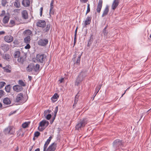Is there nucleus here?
Returning a JSON list of instances; mask_svg holds the SVG:
<instances>
[{
    "mask_svg": "<svg viewBox=\"0 0 151 151\" xmlns=\"http://www.w3.org/2000/svg\"><path fill=\"white\" fill-rule=\"evenodd\" d=\"M52 138V137L50 136L47 140L44 146L43 151H55V150L57 146V144L55 142L51 144L47 149V148Z\"/></svg>",
    "mask_w": 151,
    "mask_h": 151,
    "instance_id": "nucleus-1",
    "label": "nucleus"
},
{
    "mask_svg": "<svg viewBox=\"0 0 151 151\" xmlns=\"http://www.w3.org/2000/svg\"><path fill=\"white\" fill-rule=\"evenodd\" d=\"M36 25L38 27L44 28L46 26V27L43 29V31L44 32H48L50 28V24H48L46 25V23L45 21L42 20H39L36 23Z\"/></svg>",
    "mask_w": 151,
    "mask_h": 151,
    "instance_id": "nucleus-2",
    "label": "nucleus"
},
{
    "mask_svg": "<svg viewBox=\"0 0 151 151\" xmlns=\"http://www.w3.org/2000/svg\"><path fill=\"white\" fill-rule=\"evenodd\" d=\"M49 122L46 120H44L41 121L39 124L38 129L40 131H43L49 125Z\"/></svg>",
    "mask_w": 151,
    "mask_h": 151,
    "instance_id": "nucleus-3",
    "label": "nucleus"
},
{
    "mask_svg": "<svg viewBox=\"0 0 151 151\" xmlns=\"http://www.w3.org/2000/svg\"><path fill=\"white\" fill-rule=\"evenodd\" d=\"M36 59L38 62L45 63L46 60V56L44 54H39L37 55Z\"/></svg>",
    "mask_w": 151,
    "mask_h": 151,
    "instance_id": "nucleus-4",
    "label": "nucleus"
},
{
    "mask_svg": "<svg viewBox=\"0 0 151 151\" xmlns=\"http://www.w3.org/2000/svg\"><path fill=\"white\" fill-rule=\"evenodd\" d=\"M78 54V52H75V54L73 55V58L72 59V60L74 63V64L77 65H78L80 64L81 56L82 55V54Z\"/></svg>",
    "mask_w": 151,
    "mask_h": 151,
    "instance_id": "nucleus-5",
    "label": "nucleus"
},
{
    "mask_svg": "<svg viewBox=\"0 0 151 151\" xmlns=\"http://www.w3.org/2000/svg\"><path fill=\"white\" fill-rule=\"evenodd\" d=\"M87 119H83L76 125V129L77 130H79L81 127H84L87 124Z\"/></svg>",
    "mask_w": 151,
    "mask_h": 151,
    "instance_id": "nucleus-6",
    "label": "nucleus"
},
{
    "mask_svg": "<svg viewBox=\"0 0 151 151\" xmlns=\"http://www.w3.org/2000/svg\"><path fill=\"white\" fill-rule=\"evenodd\" d=\"M4 132L6 134H13L15 132L14 128L12 126L8 127L5 129Z\"/></svg>",
    "mask_w": 151,
    "mask_h": 151,
    "instance_id": "nucleus-7",
    "label": "nucleus"
},
{
    "mask_svg": "<svg viewBox=\"0 0 151 151\" xmlns=\"http://www.w3.org/2000/svg\"><path fill=\"white\" fill-rule=\"evenodd\" d=\"M123 143L122 140L119 139H117L115 140L113 143V147L115 149L119 146H121L123 145Z\"/></svg>",
    "mask_w": 151,
    "mask_h": 151,
    "instance_id": "nucleus-8",
    "label": "nucleus"
},
{
    "mask_svg": "<svg viewBox=\"0 0 151 151\" xmlns=\"http://www.w3.org/2000/svg\"><path fill=\"white\" fill-rule=\"evenodd\" d=\"M48 43V40L46 39H42L38 41L39 45L41 46H45Z\"/></svg>",
    "mask_w": 151,
    "mask_h": 151,
    "instance_id": "nucleus-9",
    "label": "nucleus"
},
{
    "mask_svg": "<svg viewBox=\"0 0 151 151\" xmlns=\"http://www.w3.org/2000/svg\"><path fill=\"white\" fill-rule=\"evenodd\" d=\"M24 97L23 94L22 93H19L16 96V98L15 100V101L17 102H18L20 101H22Z\"/></svg>",
    "mask_w": 151,
    "mask_h": 151,
    "instance_id": "nucleus-10",
    "label": "nucleus"
},
{
    "mask_svg": "<svg viewBox=\"0 0 151 151\" xmlns=\"http://www.w3.org/2000/svg\"><path fill=\"white\" fill-rule=\"evenodd\" d=\"M54 3V0H52L51 2L50 6V10L49 14L50 16L51 15H53L54 14V10L53 9L54 7L53 4Z\"/></svg>",
    "mask_w": 151,
    "mask_h": 151,
    "instance_id": "nucleus-11",
    "label": "nucleus"
},
{
    "mask_svg": "<svg viewBox=\"0 0 151 151\" xmlns=\"http://www.w3.org/2000/svg\"><path fill=\"white\" fill-rule=\"evenodd\" d=\"M4 39L6 42L9 43L13 40L14 38L13 37L11 36L7 35L4 37Z\"/></svg>",
    "mask_w": 151,
    "mask_h": 151,
    "instance_id": "nucleus-12",
    "label": "nucleus"
},
{
    "mask_svg": "<svg viewBox=\"0 0 151 151\" xmlns=\"http://www.w3.org/2000/svg\"><path fill=\"white\" fill-rule=\"evenodd\" d=\"M23 89L22 86L18 85H15L13 87V90L17 92L22 91L23 90Z\"/></svg>",
    "mask_w": 151,
    "mask_h": 151,
    "instance_id": "nucleus-13",
    "label": "nucleus"
},
{
    "mask_svg": "<svg viewBox=\"0 0 151 151\" xmlns=\"http://www.w3.org/2000/svg\"><path fill=\"white\" fill-rule=\"evenodd\" d=\"M119 0H114L111 6L112 9L115 10L119 5Z\"/></svg>",
    "mask_w": 151,
    "mask_h": 151,
    "instance_id": "nucleus-14",
    "label": "nucleus"
},
{
    "mask_svg": "<svg viewBox=\"0 0 151 151\" xmlns=\"http://www.w3.org/2000/svg\"><path fill=\"white\" fill-rule=\"evenodd\" d=\"M103 1L102 0H99V1L98 4L96 9L97 12L99 13L101 11L102 5Z\"/></svg>",
    "mask_w": 151,
    "mask_h": 151,
    "instance_id": "nucleus-15",
    "label": "nucleus"
},
{
    "mask_svg": "<svg viewBox=\"0 0 151 151\" xmlns=\"http://www.w3.org/2000/svg\"><path fill=\"white\" fill-rule=\"evenodd\" d=\"M84 80L80 76L78 75L75 83V85L78 86L79 84Z\"/></svg>",
    "mask_w": 151,
    "mask_h": 151,
    "instance_id": "nucleus-16",
    "label": "nucleus"
},
{
    "mask_svg": "<svg viewBox=\"0 0 151 151\" xmlns=\"http://www.w3.org/2000/svg\"><path fill=\"white\" fill-rule=\"evenodd\" d=\"M34 64H30L27 68V70L29 72L34 71Z\"/></svg>",
    "mask_w": 151,
    "mask_h": 151,
    "instance_id": "nucleus-17",
    "label": "nucleus"
},
{
    "mask_svg": "<svg viewBox=\"0 0 151 151\" xmlns=\"http://www.w3.org/2000/svg\"><path fill=\"white\" fill-rule=\"evenodd\" d=\"M30 3L29 0H23L22 1V5L26 7L29 6Z\"/></svg>",
    "mask_w": 151,
    "mask_h": 151,
    "instance_id": "nucleus-18",
    "label": "nucleus"
},
{
    "mask_svg": "<svg viewBox=\"0 0 151 151\" xmlns=\"http://www.w3.org/2000/svg\"><path fill=\"white\" fill-rule=\"evenodd\" d=\"M59 97V96L57 93H55L51 98V100L52 102H55L57 100Z\"/></svg>",
    "mask_w": 151,
    "mask_h": 151,
    "instance_id": "nucleus-19",
    "label": "nucleus"
},
{
    "mask_svg": "<svg viewBox=\"0 0 151 151\" xmlns=\"http://www.w3.org/2000/svg\"><path fill=\"white\" fill-rule=\"evenodd\" d=\"M91 17L88 16L87 17L86 20L84 22V24L85 26L88 25L90 24L91 22Z\"/></svg>",
    "mask_w": 151,
    "mask_h": 151,
    "instance_id": "nucleus-20",
    "label": "nucleus"
},
{
    "mask_svg": "<svg viewBox=\"0 0 151 151\" xmlns=\"http://www.w3.org/2000/svg\"><path fill=\"white\" fill-rule=\"evenodd\" d=\"M22 14L23 18L25 19L28 18V13L26 10L23 11L22 12Z\"/></svg>",
    "mask_w": 151,
    "mask_h": 151,
    "instance_id": "nucleus-21",
    "label": "nucleus"
},
{
    "mask_svg": "<svg viewBox=\"0 0 151 151\" xmlns=\"http://www.w3.org/2000/svg\"><path fill=\"white\" fill-rule=\"evenodd\" d=\"M3 103L7 105H9L11 103L10 100L8 98H4L3 100Z\"/></svg>",
    "mask_w": 151,
    "mask_h": 151,
    "instance_id": "nucleus-22",
    "label": "nucleus"
},
{
    "mask_svg": "<svg viewBox=\"0 0 151 151\" xmlns=\"http://www.w3.org/2000/svg\"><path fill=\"white\" fill-rule=\"evenodd\" d=\"M109 11V7L108 6H106L103 12V13L102 14V17L106 16L108 14V13Z\"/></svg>",
    "mask_w": 151,
    "mask_h": 151,
    "instance_id": "nucleus-23",
    "label": "nucleus"
},
{
    "mask_svg": "<svg viewBox=\"0 0 151 151\" xmlns=\"http://www.w3.org/2000/svg\"><path fill=\"white\" fill-rule=\"evenodd\" d=\"M9 16H5L3 19V22L4 24L7 23L9 21Z\"/></svg>",
    "mask_w": 151,
    "mask_h": 151,
    "instance_id": "nucleus-24",
    "label": "nucleus"
},
{
    "mask_svg": "<svg viewBox=\"0 0 151 151\" xmlns=\"http://www.w3.org/2000/svg\"><path fill=\"white\" fill-rule=\"evenodd\" d=\"M79 96L78 95V93L76 96L75 99L74 100V104L73 105V108H74L75 107L76 104H77V102H78V99Z\"/></svg>",
    "mask_w": 151,
    "mask_h": 151,
    "instance_id": "nucleus-25",
    "label": "nucleus"
},
{
    "mask_svg": "<svg viewBox=\"0 0 151 151\" xmlns=\"http://www.w3.org/2000/svg\"><path fill=\"white\" fill-rule=\"evenodd\" d=\"M3 58L4 59L9 61L11 58L10 55L8 54H5L3 55Z\"/></svg>",
    "mask_w": 151,
    "mask_h": 151,
    "instance_id": "nucleus-26",
    "label": "nucleus"
},
{
    "mask_svg": "<svg viewBox=\"0 0 151 151\" xmlns=\"http://www.w3.org/2000/svg\"><path fill=\"white\" fill-rule=\"evenodd\" d=\"M93 35H91L90 36V39L89 40V41L88 42V43L87 45V46L88 47H89L90 46V45L92 44L93 39Z\"/></svg>",
    "mask_w": 151,
    "mask_h": 151,
    "instance_id": "nucleus-27",
    "label": "nucleus"
},
{
    "mask_svg": "<svg viewBox=\"0 0 151 151\" xmlns=\"http://www.w3.org/2000/svg\"><path fill=\"white\" fill-rule=\"evenodd\" d=\"M25 60V58L23 57H19L17 59L18 61L22 64L23 63Z\"/></svg>",
    "mask_w": 151,
    "mask_h": 151,
    "instance_id": "nucleus-28",
    "label": "nucleus"
},
{
    "mask_svg": "<svg viewBox=\"0 0 151 151\" xmlns=\"http://www.w3.org/2000/svg\"><path fill=\"white\" fill-rule=\"evenodd\" d=\"M20 55V52L19 51H17L15 52L14 54L13 55L14 58H19Z\"/></svg>",
    "mask_w": 151,
    "mask_h": 151,
    "instance_id": "nucleus-29",
    "label": "nucleus"
},
{
    "mask_svg": "<svg viewBox=\"0 0 151 151\" xmlns=\"http://www.w3.org/2000/svg\"><path fill=\"white\" fill-rule=\"evenodd\" d=\"M30 37L29 36H27L24 38V42L26 43H29L30 41Z\"/></svg>",
    "mask_w": 151,
    "mask_h": 151,
    "instance_id": "nucleus-30",
    "label": "nucleus"
},
{
    "mask_svg": "<svg viewBox=\"0 0 151 151\" xmlns=\"http://www.w3.org/2000/svg\"><path fill=\"white\" fill-rule=\"evenodd\" d=\"M86 71H82L80 73L79 75L84 79V78L86 76Z\"/></svg>",
    "mask_w": 151,
    "mask_h": 151,
    "instance_id": "nucleus-31",
    "label": "nucleus"
},
{
    "mask_svg": "<svg viewBox=\"0 0 151 151\" xmlns=\"http://www.w3.org/2000/svg\"><path fill=\"white\" fill-rule=\"evenodd\" d=\"M107 26H106L103 29V32L104 35V37L106 38L107 37V35L108 34V32L106 30V29L107 28Z\"/></svg>",
    "mask_w": 151,
    "mask_h": 151,
    "instance_id": "nucleus-32",
    "label": "nucleus"
},
{
    "mask_svg": "<svg viewBox=\"0 0 151 151\" xmlns=\"http://www.w3.org/2000/svg\"><path fill=\"white\" fill-rule=\"evenodd\" d=\"M30 123L29 122H25L22 124V127L24 128H26L28 127Z\"/></svg>",
    "mask_w": 151,
    "mask_h": 151,
    "instance_id": "nucleus-33",
    "label": "nucleus"
},
{
    "mask_svg": "<svg viewBox=\"0 0 151 151\" xmlns=\"http://www.w3.org/2000/svg\"><path fill=\"white\" fill-rule=\"evenodd\" d=\"M2 49L4 51H7L8 50L9 48L8 46L6 45H2L1 46Z\"/></svg>",
    "mask_w": 151,
    "mask_h": 151,
    "instance_id": "nucleus-34",
    "label": "nucleus"
},
{
    "mask_svg": "<svg viewBox=\"0 0 151 151\" xmlns=\"http://www.w3.org/2000/svg\"><path fill=\"white\" fill-rule=\"evenodd\" d=\"M18 83L21 86L24 87L26 86L25 82L22 80H19L18 81Z\"/></svg>",
    "mask_w": 151,
    "mask_h": 151,
    "instance_id": "nucleus-35",
    "label": "nucleus"
},
{
    "mask_svg": "<svg viewBox=\"0 0 151 151\" xmlns=\"http://www.w3.org/2000/svg\"><path fill=\"white\" fill-rule=\"evenodd\" d=\"M40 68V65L38 64H37L35 65H34V71L35 72H37L38 71Z\"/></svg>",
    "mask_w": 151,
    "mask_h": 151,
    "instance_id": "nucleus-36",
    "label": "nucleus"
},
{
    "mask_svg": "<svg viewBox=\"0 0 151 151\" xmlns=\"http://www.w3.org/2000/svg\"><path fill=\"white\" fill-rule=\"evenodd\" d=\"M14 5L17 8H19L20 7V4L19 1L16 0L14 3Z\"/></svg>",
    "mask_w": 151,
    "mask_h": 151,
    "instance_id": "nucleus-37",
    "label": "nucleus"
},
{
    "mask_svg": "<svg viewBox=\"0 0 151 151\" xmlns=\"http://www.w3.org/2000/svg\"><path fill=\"white\" fill-rule=\"evenodd\" d=\"M5 89L6 91L7 92H10V85H8L6 86L5 87Z\"/></svg>",
    "mask_w": 151,
    "mask_h": 151,
    "instance_id": "nucleus-38",
    "label": "nucleus"
},
{
    "mask_svg": "<svg viewBox=\"0 0 151 151\" xmlns=\"http://www.w3.org/2000/svg\"><path fill=\"white\" fill-rule=\"evenodd\" d=\"M24 33L25 34L27 35H29L28 36H29V35H30L32 33V32L31 31V30H30L29 29H27V30H26L24 32Z\"/></svg>",
    "mask_w": 151,
    "mask_h": 151,
    "instance_id": "nucleus-39",
    "label": "nucleus"
},
{
    "mask_svg": "<svg viewBox=\"0 0 151 151\" xmlns=\"http://www.w3.org/2000/svg\"><path fill=\"white\" fill-rule=\"evenodd\" d=\"M7 3V1L6 0H1V4L3 6H6V4Z\"/></svg>",
    "mask_w": 151,
    "mask_h": 151,
    "instance_id": "nucleus-40",
    "label": "nucleus"
},
{
    "mask_svg": "<svg viewBox=\"0 0 151 151\" xmlns=\"http://www.w3.org/2000/svg\"><path fill=\"white\" fill-rule=\"evenodd\" d=\"M5 84L6 83L4 82H0V89L2 88Z\"/></svg>",
    "mask_w": 151,
    "mask_h": 151,
    "instance_id": "nucleus-41",
    "label": "nucleus"
},
{
    "mask_svg": "<svg viewBox=\"0 0 151 151\" xmlns=\"http://www.w3.org/2000/svg\"><path fill=\"white\" fill-rule=\"evenodd\" d=\"M40 133L38 132H35L34 134V137H37L40 135Z\"/></svg>",
    "mask_w": 151,
    "mask_h": 151,
    "instance_id": "nucleus-42",
    "label": "nucleus"
},
{
    "mask_svg": "<svg viewBox=\"0 0 151 151\" xmlns=\"http://www.w3.org/2000/svg\"><path fill=\"white\" fill-rule=\"evenodd\" d=\"M58 106H57L55 108V110L54 111V116H55V117L56 116V114L58 112Z\"/></svg>",
    "mask_w": 151,
    "mask_h": 151,
    "instance_id": "nucleus-43",
    "label": "nucleus"
},
{
    "mask_svg": "<svg viewBox=\"0 0 151 151\" xmlns=\"http://www.w3.org/2000/svg\"><path fill=\"white\" fill-rule=\"evenodd\" d=\"M4 95V92L2 90H0V98Z\"/></svg>",
    "mask_w": 151,
    "mask_h": 151,
    "instance_id": "nucleus-44",
    "label": "nucleus"
},
{
    "mask_svg": "<svg viewBox=\"0 0 151 151\" xmlns=\"http://www.w3.org/2000/svg\"><path fill=\"white\" fill-rule=\"evenodd\" d=\"M9 24L11 27H12L15 25V22L14 20H11L10 21Z\"/></svg>",
    "mask_w": 151,
    "mask_h": 151,
    "instance_id": "nucleus-45",
    "label": "nucleus"
},
{
    "mask_svg": "<svg viewBox=\"0 0 151 151\" xmlns=\"http://www.w3.org/2000/svg\"><path fill=\"white\" fill-rule=\"evenodd\" d=\"M90 11V4H87V9L86 11V14H87V13L89 12Z\"/></svg>",
    "mask_w": 151,
    "mask_h": 151,
    "instance_id": "nucleus-46",
    "label": "nucleus"
},
{
    "mask_svg": "<svg viewBox=\"0 0 151 151\" xmlns=\"http://www.w3.org/2000/svg\"><path fill=\"white\" fill-rule=\"evenodd\" d=\"M5 14V11L4 10H2L1 11V13L0 15V16L1 17H2L4 16Z\"/></svg>",
    "mask_w": 151,
    "mask_h": 151,
    "instance_id": "nucleus-47",
    "label": "nucleus"
},
{
    "mask_svg": "<svg viewBox=\"0 0 151 151\" xmlns=\"http://www.w3.org/2000/svg\"><path fill=\"white\" fill-rule=\"evenodd\" d=\"M51 117V115L50 114H48L46 116V119L47 120H49Z\"/></svg>",
    "mask_w": 151,
    "mask_h": 151,
    "instance_id": "nucleus-48",
    "label": "nucleus"
},
{
    "mask_svg": "<svg viewBox=\"0 0 151 151\" xmlns=\"http://www.w3.org/2000/svg\"><path fill=\"white\" fill-rule=\"evenodd\" d=\"M27 45L25 47V48L26 49H29L30 48V46L29 43H27Z\"/></svg>",
    "mask_w": 151,
    "mask_h": 151,
    "instance_id": "nucleus-49",
    "label": "nucleus"
},
{
    "mask_svg": "<svg viewBox=\"0 0 151 151\" xmlns=\"http://www.w3.org/2000/svg\"><path fill=\"white\" fill-rule=\"evenodd\" d=\"M102 85H99V86L97 87L96 88V90H98L99 91V90L101 88V87Z\"/></svg>",
    "mask_w": 151,
    "mask_h": 151,
    "instance_id": "nucleus-50",
    "label": "nucleus"
},
{
    "mask_svg": "<svg viewBox=\"0 0 151 151\" xmlns=\"http://www.w3.org/2000/svg\"><path fill=\"white\" fill-rule=\"evenodd\" d=\"M43 10L42 7H41L40 9V15L41 16H42V12Z\"/></svg>",
    "mask_w": 151,
    "mask_h": 151,
    "instance_id": "nucleus-51",
    "label": "nucleus"
},
{
    "mask_svg": "<svg viewBox=\"0 0 151 151\" xmlns=\"http://www.w3.org/2000/svg\"><path fill=\"white\" fill-rule=\"evenodd\" d=\"M99 91L98 90H96V91L94 93L93 96H94V98L96 96V95L97 93Z\"/></svg>",
    "mask_w": 151,
    "mask_h": 151,
    "instance_id": "nucleus-52",
    "label": "nucleus"
},
{
    "mask_svg": "<svg viewBox=\"0 0 151 151\" xmlns=\"http://www.w3.org/2000/svg\"><path fill=\"white\" fill-rule=\"evenodd\" d=\"M5 70L6 71V72H7L10 73L11 72V70L7 68H5Z\"/></svg>",
    "mask_w": 151,
    "mask_h": 151,
    "instance_id": "nucleus-53",
    "label": "nucleus"
},
{
    "mask_svg": "<svg viewBox=\"0 0 151 151\" xmlns=\"http://www.w3.org/2000/svg\"><path fill=\"white\" fill-rule=\"evenodd\" d=\"M88 1V0H80V1L81 2L83 3H86Z\"/></svg>",
    "mask_w": 151,
    "mask_h": 151,
    "instance_id": "nucleus-54",
    "label": "nucleus"
},
{
    "mask_svg": "<svg viewBox=\"0 0 151 151\" xmlns=\"http://www.w3.org/2000/svg\"><path fill=\"white\" fill-rule=\"evenodd\" d=\"M76 36H75L74 35V44L76 43Z\"/></svg>",
    "mask_w": 151,
    "mask_h": 151,
    "instance_id": "nucleus-55",
    "label": "nucleus"
},
{
    "mask_svg": "<svg viewBox=\"0 0 151 151\" xmlns=\"http://www.w3.org/2000/svg\"><path fill=\"white\" fill-rule=\"evenodd\" d=\"M64 80V78H61L59 80V81H60V83L63 82Z\"/></svg>",
    "mask_w": 151,
    "mask_h": 151,
    "instance_id": "nucleus-56",
    "label": "nucleus"
},
{
    "mask_svg": "<svg viewBox=\"0 0 151 151\" xmlns=\"http://www.w3.org/2000/svg\"><path fill=\"white\" fill-rule=\"evenodd\" d=\"M77 29H78V27H77L76 29L75 30V35H74L75 36H76V35H77Z\"/></svg>",
    "mask_w": 151,
    "mask_h": 151,
    "instance_id": "nucleus-57",
    "label": "nucleus"
},
{
    "mask_svg": "<svg viewBox=\"0 0 151 151\" xmlns=\"http://www.w3.org/2000/svg\"><path fill=\"white\" fill-rule=\"evenodd\" d=\"M5 33V32L3 31H0V35H2L4 34Z\"/></svg>",
    "mask_w": 151,
    "mask_h": 151,
    "instance_id": "nucleus-58",
    "label": "nucleus"
},
{
    "mask_svg": "<svg viewBox=\"0 0 151 151\" xmlns=\"http://www.w3.org/2000/svg\"><path fill=\"white\" fill-rule=\"evenodd\" d=\"M28 78L29 81H31V80L32 79V77L31 76H28Z\"/></svg>",
    "mask_w": 151,
    "mask_h": 151,
    "instance_id": "nucleus-59",
    "label": "nucleus"
},
{
    "mask_svg": "<svg viewBox=\"0 0 151 151\" xmlns=\"http://www.w3.org/2000/svg\"><path fill=\"white\" fill-rule=\"evenodd\" d=\"M55 116H54V117L53 118V119H52V120L51 121V124H52V123L54 121V120H55Z\"/></svg>",
    "mask_w": 151,
    "mask_h": 151,
    "instance_id": "nucleus-60",
    "label": "nucleus"
},
{
    "mask_svg": "<svg viewBox=\"0 0 151 151\" xmlns=\"http://www.w3.org/2000/svg\"><path fill=\"white\" fill-rule=\"evenodd\" d=\"M40 148H38L35 150V151H40Z\"/></svg>",
    "mask_w": 151,
    "mask_h": 151,
    "instance_id": "nucleus-61",
    "label": "nucleus"
},
{
    "mask_svg": "<svg viewBox=\"0 0 151 151\" xmlns=\"http://www.w3.org/2000/svg\"><path fill=\"white\" fill-rule=\"evenodd\" d=\"M18 150H19V148H18V147H17V149L15 150V151H18Z\"/></svg>",
    "mask_w": 151,
    "mask_h": 151,
    "instance_id": "nucleus-62",
    "label": "nucleus"
},
{
    "mask_svg": "<svg viewBox=\"0 0 151 151\" xmlns=\"http://www.w3.org/2000/svg\"><path fill=\"white\" fill-rule=\"evenodd\" d=\"M2 104L0 102V108H1L2 107Z\"/></svg>",
    "mask_w": 151,
    "mask_h": 151,
    "instance_id": "nucleus-63",
    "label": "nucleus"
},
{
    "mask_svg": "<svg viewBox=\"0 0 151 151\" xmlns=\"http://www.w3.org/2000/svg\"><path fill=\"white\" fill-rule=\"evenodd\" d=\"M32 147L29 150V151H31V150H32Z\"/></svg>",
    "mask_w": 151,
    "mask_h": 151,
    "instance_id": "nucleus-64",
    "label": "nucleus"
}]
</instances>
